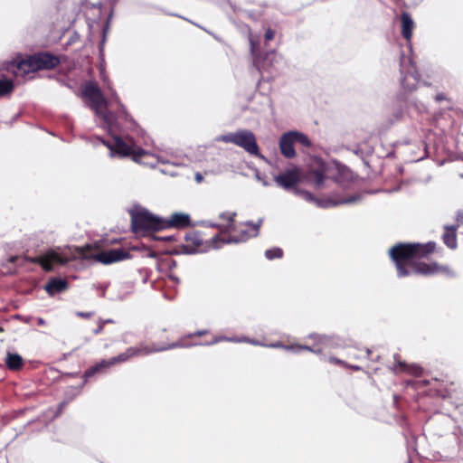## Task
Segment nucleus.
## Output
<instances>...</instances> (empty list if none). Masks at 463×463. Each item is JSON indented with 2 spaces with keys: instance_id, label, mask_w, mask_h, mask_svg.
<instances>
[{
  "instance_id": "f257e3e1",
  "label": "nucleus",
  "mask_w": 463,
  "mask_h": 463,
  "mask_svg": "<svg viewBox=\"0 0 463 463\" xmlns=\"http://www.w3.org/2000/svg\"><path fill=\"white\" fill-rule=\"evenodd\" d=\"M437 250L435 241L426 243L420 242H399L389 250V257L394 263L397 276L399 278L411 275H420L425 277L434 275H445L451 277L453 270L448 265L439 264L437 261L425 262L427 259Z\"/></svg>"
},
{
  "instance_id": "f03ea898",
  "label": "nucleus",
  "mask_w": 463,
  "mask_h": 463,
  "mask_svg": "<svg viewBox=\"0 0 463 463\" xmlns=\"http://www.w3.org/2000/svg\"><path fill=\"white\" fill-rule=\"evenodd\" d=\"M82 97L90 102V108L95 114L100 118L104 125L108 128H119L118 120L122 118L126 121H131L132 118L127 111L125 106L118 101L119 109L118 114L108 109V101L98 83L95 81H87L81 86Z\"/></svg>"
},
{
  "instance_id": "7ed1b4c3",
  "label": "nucleus",
  "mask_w": 463,
  "mask_h": 463,
  "mask_svg": "<svg viewBox=\"0 0 463 463\" xmlns=\"http://www.w3.org/2000/svg\"><path fill=\"white\" fill-rule=\"evenodd\" d=\"M236 213H222L220 214V219L224 222L222 224H214L220 230V234L212 238V243L214 248H217V242L222 243H239L248 241L251 237H256L259 234L260 224L251 222L240 223L235 225Z\"/></svg>"
},
{
  "instance_id": "20e7f679",
  "label": "nucleus",
  "mask_w": 463,
  "mask_h": 463,
  "mask_svg": "<svg viewBox=\"0 0 463 463\" xmlns=\"http://www.w3.org/2000/svg\"><path fill=\"white\" fill-rule=\"evenodd\" d=\"M72 253L76 259L93 260L103 265H110L131 258L130 252L124 248L102 250L101 241L74 247Z\"/></svg>"
},
{
  "instance_id": "39448f33",
  "label": "nucleus",
  "mask_w": 463,
  "mask_h": 463,
  "mask_svg": "<svg viewBox=\"0 0 463 463\" xmlns=\"http://www.w3.org/2000/svg\"><path fill=\"white\" fill-rule=\"evenodd\" d=\"M60 64L58 56L48 52L27 55L16 61V74L27 75L42 70H52Z\"/></svg>"
},
{
  "instance_id": "423d86ee",
  "label": "nucleus",
  "mask_w": 463,
  "mask_h": 463,
  "mask_svg": "<svg viewBox=\"0 0 463 463\" xmlns=\"http://www.w3.org/2000/svg\"><path fill=\"white\" fill-rule=\"evenodd\" d=\"M103 144L109 149L111 156L118 157H129L133 161L139 163L147 152L138 146L133 138H123L119 136H112L110 140L103 141Z\"/></svg>"
},
{
  "instance_id": "0eeeda50",
  "label": "nucleus",
  "mask_w": 463,
  "mask_h": 463,
  "mask_svg": "<svg viewBox=\"0 0 463 463\" xmlns=\"http://www.w3.org/2000/svg\"><path fill=\"white\" fill-rule=\"evenodd\" d=\"M164 220L148 211L142 210L131 213V228L135 233L157 232L164 230Z\"/></svg>"
},
{
  "instance_id": "6e6552de",
  "label": "nucleus",
  "mask_w": 463,
  "mask_h": 463,
  "mask_svg": "<svg viewBox=\"0 0 463 463\" xmlns=\"http://www.w3.org/2000/svg\"><path fill=\"white\" fill-rule=\"evenodd\" d=\"M27 260L31 263L40 265L45 271H52L55 265H66L67 263L75 260L76 256L73 255L71 249H69V252L62 251L61 253L53 250H49L42 255L30 257Z\"/></svg>"
},
{
  "instance_id": "1a4fd4ad",
  "label": "nucleus",
  "mask_w": 463,
  "mask_h": 463,
  "mask_svg": "<svg viewBox=\"0 0 463 463\" xmlns=\"http://www.w3.org/2000/svg\"><path fill=\"white\" fill-rule=\"evenodd\" d=\"M217 140L224 143H232L241 148L250 155L259 156L260 149L255 135L248 129H240L233 133L222 135Z\"/></svg>"
},
{
  "instance_id": "9d476101",
  "label": "nucleus",
  "mask_w": 463,
  "mask_h": 463,
  "mask_svg": "<svg viewBox=\"0 0 463 463\" xmlns=\"http://www.w3.org/2000/svg\"><path fill=\"white\" fill-rule=\"evenodd\" d=\"M181 345H182L175 344L168 346V348ZM165 349H167V346H157L156 344L140 343L136 346L127 348L125 352L119 354L118 355L111 357L108 360V364L111 367L117 364L125 363L130 358L147 355L156 352L164 351Z\"/></svg>"
},
{
  "instance_id": "9b49d317",
  "label": "nucleus",
  "mask_w": 463,
  "mask_h": 463,
  "mask_svg": "<svg viewBox=\"0 0 463 463\" xmlns=\"http://www.w3.org/2000/svg\"><path fill=\"white\" fill-rule=\"evenodd\" d=\"M309 339L314 341L312 345H284L281 342L272 344L271 346L275 348H283L287 351H292L296 354H299L302 351H309L314 354H320L323 351V347L326 346L330 341L326 335H320L317 334H311L308 336Z\"/></svg>"
},
{
  "instance_id": "f8f14e48",
  "label": "nucleus",
  "mask_w": 463,
  "mask_h": 463,
  "mask_svg": "<svg viewBox=\"0 0 463 463\" xmlns=\"http://www.w3.org/2000/svg\"><path fill=\"white\" fill-rule=\"evenodd\" d=\"M300 179L301 173L298 167L287 169L274 177L277 185L285 190L295 189L299 184Z\"/></svg>"
},
{
  "instance_id": "ddd939ff",
  "label": "nucleus",
  "mask_w": 463,
  "mask_h": 463,
  "mask_svg": "<svg viewBox=\"0 0 463 463\" xmlns=\"http://www.w3.org/2000/svg\"><path fill=\"white\" fill-rule=\"evenodd\" d=\"M249 41L250 46V53L252 55L253 65L259 71H261L262 70H267L268 68L266 66V61L268 60L270 54L267 53L264 59H262L260 51L259 36H254L250 33L249 36Z\"/></svg>"
},
{
  "instance_id": "4468645a",
  "label": "nucleus",
  "mask_w": 463,
  "mask_h": 463,
  "mask_svg": "<svg viewBox=\"0 0 463 463\" xmlns=\"http://www.w3.org/2000/svg\"><path fill=\"white\" fill-rule=\"evenodd\" d=\"M393 364L391 366V370L394 373H410L412 375H420L421 373V368L416 364H409L404 361L401 360V355L399 354H395L393 355Z\"/></svg>"
},
{
  "instance_id": "2eb2a0df",
  "label": "nucleus",
  "mask_w": 463,
  "mask_h": 463,
  "mask_svg": "<svg viewBox=\"0 0 463 463\" xmlns=\"http://www.w3.org/2000/svg\"><path fill=\"white\" fill-rule=\"evenodd\" d=\"M326 166L325 164H318L317 167H311L305 175V179L307 183L313 184L315 187L320 188L323 186L326 176Z\"/></svg>"
},
{
  "instance_id": "dca6fc26",
  "label": "nucleus",
  "mask_w": 463,
  "mask_h": 463,
  "mask_svg": "<svg viewBox=\"0 0 463 463\" xmlns=\"http://www.w3.org/2000/svg\"><path fill=\"white\" fill-rule=\"evenodd\" d=\"M294 144L296 143L293 137V131L285 133L281 136L279 139V149L283 156L290 159L296 156Z\"/></svg>"
},
{
  "instance_id": "f3484780",
  "label": "nucleus",
  "mask_w": 463,
  "mask_h": 463,
  "mask_svg": "<svg viewBox=\"0 0 463 463\" xmlns=\"http://www.w3.org/2000/svg\"><path fill=\"white\" fill-rule=\"evenodd\" d=\"M164 229L170 227L185 228L190 226L191 219L188 214L176 213L172 214L169 220H164Z\"/></svg>"
},
{
  "instance_id": "a211bd4d",
  "label": "nucleus",
  "mask_w": 463,
  "mask_h": 463,
  "mask_svg": "<svg viewBox=\"0 0 463 463\" xmlns=\"http://www.w3.org/2000/svg\"><path fill=\"white\" fill-rule=\"evenodd\" d=\"M401 21V33L402 37L407 41L411 42L412 37V32L415 27L414 22L408 12H402L400 16Z\"/></svg>"
},
{
  "instance_id": "6ab92c4d",
  "label": "nucleus",
  "mask_w": 463,
  "mask_h": 463,
  "mask_svg": "<svg viewBox=\"0 0 463 463\" xmlns=\"http://www.w3.org/2000/svg\"><path fill=\"white\" fill-rule=\"evenodd\" d=\"M184 240L188 252L194 253L196 251H202L201 247L203 246V238L199 232L192 231L187 232Z\"/></svg>"
},
{
  "instance_id": "aec40b11",
  "label": "nucleus",
  "mask_w": 463,
  "mask_h": 463,
  "mask_svg": "<svg viewBox=\"0 0 463 463\" xmlns=\"http://www.w3.org/2000/svg\"><path fill=\"white\" fill-rule=\"evenodd\" d=\"M68 287L69 284L66 279L60 278H52L44 286V289L50 296H54L57 293H61L66 290Z\"/></svg>"
},
{
  "instance_id": "412c9836",
  "label": "nucleus",
  "mask_w": 463,
  "mask_h": 463,
  "mask_svg": "<svg viewBox=\"0 0 463 463\" xmlns=\"http://www.w3.org/2000/svg\"><path fill=\"white\" fill-rule=\"evenodd\" d=\"M459 227V224L445 226L444 232L442 234V241L444 244L451 249L455 250L458 246L457 241V230Z\"/></svg>"
},
{
  "instance_id": "4be33fe9",
  "label": "nucleus",
  "mask_w": 463,
  "mask_h": 463,
  "mask_svg": "<svg viewBox=\"0 0 463 463\" xmlns=\"http://www.w3.org/2000/svg\"><path fill=\"white\" fill-rule=\"evenodd\" d=\"M420 77L418 72L413 70L412 71L407 72L402 79V87L404 90L411 92L418 87Z\"/></svg>"
},
{
  "instance_id": "5701e85b",
  "label": "nucleus",
  "mask_w": 463,
  "mask_h": 463,
  "mask_svg": "<svg viewBox=\"0 0 463 463\" xmlns=\"http://www.w3.org/2000/svg\"><path fill=\"white\" fill-rule=\"evenodd\" d=\"M224 341H227V342H248V343H251L253 345H257V342L250 341L247 338L238 339L236 337H227L224 335H212L209 340H205L203 343L194 342V345L203 344V345H214V344H217L220 342H224Z\"/></svg>"
},
{
  "instance_id": "b1692460",
  "label": "nucleus",
  "mask_w": 463,
  "mask_h": 463,
  "mask_svg": "<svg viewBox=\"0 0 463 463\" xmlns=\"http://www.w3.org/2000/svg\"><path fill=\"white\" fill-rule=\"evenodd\" d=\"M6 367L11 371H18L22 369L24 365V360L18 354H13L8 352L5 358Z\"/></svg>"
},
{
  "instance_id": "393cba45",
  "label": "nucleus",
  "mask_w": 463,
  "mask_h": 463,
  "mask_svg": "<svg viewBox=\"0 0 463 463\" xmlns=\"http://www.w3.org/2000/svg\"><path fill=\"white\" fill-rule=\"evenodd\" d=\"M108 360H101L99 363L96 364L95 365L88 368L83 374V377L85 381L94 376L96 373L104 372L105 370L110 368L109 364H108Z\"/></svg>"
},
{
  "instance_id": "a878e982",
  "label": "nucleus",
  "mask_w": 463,
  "mask_h": 463,
  "mask_svg": "<svg viewBox=\"0 0 463 463\" xmlns=\"http://www.w3.org/2000/svg\"><path fill=\"white\" fill-rule=\"evenodd\" d=\"M14 84L12 80H0V98L11 95L14 91Z\"/></svg>"
},
{
  "instance_id": "bb28decb",
  "label": "nucleus",
  "mask_w": 463,
  "mask_h": 463,
  "mask_svg": "<svg viewBox=\"0 0 463 463\" xmlns=\"http://www.w3.org/2000/svg\"><path fill=\"white\" fill-rule=\"evenodd\" d=\"M328 362L330 364H336V365H341V366H344V367H346V368H350L352 369L353 371L354 372H358V371H361L362 370V367L361 366H358V365H353V364H348L347 363H345V361L339 359V358H336L335 356H330L328 358Z\"/></svg>"
},
{
  "instance_id": "cd10ccee",
  "label": "nucleus",
  "mask_w": 463,
  "mask_h": 463,
  "mask_svg": "<svg viewBox=\"0 0 463 463\" xmlns=\"http://www.w3.org/2000/svg\"><path fill=\"white\" fill-rule=\"evenodd\" d=\"M293 137H294L295 143H298L307 147L310 146V140L308 139V137L306 135L299 133V132L293 131Z\"/></svg>"
},
{
  "instance_id": "c85d7f7f",
  "label": "nucleus",
  "mask_w": 463,
  "mask_h": 463,
  "mask_svg": "<svg viewBox=\"0 0 463 463\" xmlns=\"http://www.w3.org/2000/svg\"><path fill=\"white\" fill-rule=\"evenodd\" d=\"M265 256L269 260L279 259L283 256V250L280 248H273L265 251Z\"/></svg>"
},
{
  "instance_id": "c756f323",
  "label": "nucleus",
  "mask_w": 463,
  "mask_h": 463,
  "mask_svg": "<svg viewBox=\"0 0 463 463\" xmlns=\"http://www.w3.org/2000/svg\"><path fill=\"white\" fill-rule=\"evenodd\" d=\"M275 34H276L275 30L271 29V28H268L264 34L265 41L269 42V41L273 40L275 37Z\"/></svg>"
},
{
  "instance_id": "7c9ffc66",
  "label": "nucleus",
  "mask_w": 463,
  "mask_h": 463,
  "mask_svg": "<svg viewBox=\"0 0 463 463\" xmlns=\"http://www.w3.org/2000/svg\"><path fill=\"white\" fill-rule=\"evenodd\" d=\"M209 331L208 330H198L193 334H189L187 335V338H194V337H197V336H203V335H209Z\"/></svg>"
},
{
  "instance_id": "2f4dec72",
  "label": "nucleus",
  "mask_w": 463,
  "mask_h": 463,
  "mask_svg": "<svg viewBox=\"0 0 463 463\" xmlns=\"http://www.w3.org/2000/svg\"><path fill=\"white\" fill-rule=\"evenodd\" d=\"M69 402H70V401H62L61 402H60L58 405L56 415L61 414L63 410L65 409V407L68 405Z\"/></svg>"
},
{
  "instance_id": "473e14b6",
  "label": "nucleus",
  "mask_w": 463,
  "mask_h": 463,
  "mask_svg": "<svg viewBox=\"0 0 463 463\" xmlns=\"http://www.w3.org/2000/svg\"><path fill=\"white\" fill-rule=\"evenodd\" d=\"M434 99L437 102H441L442 100H450V99H448L444 93L436 94Z\"/></svg>"
},
{
  "instance_id": "72a5a7b5",
  "label": "nucleus",
  "mask_w": 463,
  "mask_h": 463,
  "mask_svg": "<svg viewBox=\"0 0 463 463\" xmlns=\"http://www.w3.org/2000/svg\"><path fill=\"white\" fill-rule=\"evenodd\" d=\"M297 193H300V191H297ZM301 194H303L304 198L307 201H314L315 198L314 196L312 195V194H310L309 192L307 191H301Z\"/></svg>"
},
{
  "instance_id": "f704fd0d",
  "label": "nucleus",
  "mask_w": 463,
  "mask_h": 463,
  "mask_svg": "<svg viewBox=\"0 0 463 463\" xmlns=\"http://www.w3.org/2000/svg\"><path fill=\"white\" fill-rule=\"evenodd\" d=\"M79 317L82 318H90L93 316L92 312H77L76 314Z\"/></svg>"
},
{
  "instance_id": "c9c22d12",
  "label": "nucleus",
  "mask_w": 463,
  "mask_h": 463,
  "mask_svg": "<svg viewBox=\"0 0 463 463\" xmlns=\"http://www.w3.org/2000/svg\"><path fill=\"white\" fill-rule=\"evenodd\" d=\"M457 222L458 223L457 224H459L463 222V213H458V215H457Z\"/></svg>"
},
{
  "instance_id": "e433bc0d",
  "label": "nucleus",
  "mask_w": 463,
  "mask_h": 463,
  "mask_svg": "<svg viewBox=\"0 0 463 463\" xmlns=\"http://www.w3.org/2000/svg\"><path fill=\"white\" fill-rule=\"evenodd\" d=\"M103 330V325H99L97 329L94 330V334L98 335Z\"/></svg>"
},
{
  "instance_id": "4c0bfd02",
  "label": "nucleus",
  "mask_w": 463,
  "mask_h": 463,
  "mask_svg": "<svg viewBox=\"0 0 463 463\" xmlns=\"http://www.w3.org/2000/svg\"><path fill=\"white\" fill-rule=\"evenodd\" d=\"M38 325H40V326H43V325H45V321H44V319H43V318H39V319H38Z\"/></svg>"
},
{
  "instance_id": "58836bf2",
  "label": "nucleus",
  "mask_w": 463,
  "mask_h": 463,
  "mask_svg": "<svg viewBox=\"0 0 463 463\" xmlns=\"http://www.w3.org/2000/svg\"><path fill=\"white\" fill-rule=\"evenodd\" d=\"M402 111H399V112L395 115L396 119H400V118H401V117H402Z\"/></svg>"
},
{
  "instance_id": "ea45409f",
  "label": "nucleus",
  "mask_w": 463,
  "mask_h": 463,
  "mask_svg": "<svg viewBox=\"0 0 463 463\" xmlns=\"http://www.w3.org/2000/svg\"><path fill=\"white\" fill-rule=\"evenodd\" d=\"M203 179L202 175L200 174L196 175V180L200 182Z\"/></svg>"
},
{
  "instance_id": "a19ab883",
  "label": "nucleus",
  "mask_w": 463,
  "mask_h": 463,
  "mask_svg": "<svg viewBox=\"0 0 463 463\" xmlns=\"http://www.w3.org/2000/svg\"><path fill=\"white\" fill-rule=\"evenodd\" d=\"M119 241H120V240H113V241H110V244H115V243H118Z\"/></svg>"
},
{
  "instance_id": "79ce46f5",
  "label": "nucleus",
  "mask_w": 463,
  "mask_h": 463,
  "mask_svg": "<svg viewBox=\"0 0 463 463\" xmlns=\"http://www.w3.org/2000/svg\"><path fill=\"white\" fill-rule=\"evenodd\" d=\"M366 354H367V355H369L371 354V351L367 349Z\"/></svg>"
},
{
  "instance_id": "37998d69",
  "label": "nucleus",
  "mask_w": 463,
  "mask_h": 463,
  "mask_svg": "<svg viewBox=\"0 0 463 463\" xmlns=\"http://www.w3.org/2000/svg\"><path fill=\"white\" fill-rule=\"evenodd\" d=\"M3 331H4L3 327L0 326V332H3Z\"/></svg>"
}]
</instances>
